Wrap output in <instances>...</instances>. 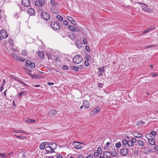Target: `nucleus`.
Wrapping results in <instances>:
<instances>
[{"mask_svg": "<svg viewBox=\"0 0 158 158\" xmlns=\"http://www.w3.org/2000/svg\"><path fill=\"white\" fill-rule=\"evenodd\" d=\"M74 147L76 149H80L82 148L81 145L79 144V143L77 142H74L73 144Z\"/></svg>", "mask_w": 158, "mask_h": 158, "instance_id": "f8f14e48", "label": "nucleus"}, {"mask_svg": "<svg viewBox=\"0 0 158 158\" xmlns=\"http://www.w3.org/2000/svg\"><path fill=\"white\" fill-rule=\"evenodd\" d=\"M9 41L10 44L11 45L10 47H12L14 45V44L13 43V40L9 38Z\"/></svg>", "mask_w": 158, "mask_h": 158, "instance_id": "37998d69", "label": "nucleus"}, {"mask_svg": "<svg viewBox=\"0 0 158 158\" xmlns=\"http://www.w3.org/2000/svg\"><path fill=\"white\" fill-rule=\"evenodd\" d=\"M150 31L149 29H148V28L147 29H146V30H145L143 32V34H146L147 33H148V32Z\"/></svg>", "mask_w": 158, "mask_h": 158, "instance_id": "bf43d9fd", "label": "nucleus"}, {"mask_svg": "<svg viewBox=\"0 0 158 158\" xmlns=\"http://www.w3.org/2000/svg\"><path fill=\"white\" fill-rule=\"evenodd\" d=\"M35 120L34 119H30L28 118L26 120V122L27 123H30L31 122H35Z\"/></svg>", "mask_w": 158, "mask_h": 158, "instance_id": "58836bf2", "label": "nucleus"}, {"mask_svg": "<svg viewBox=\"0 0 158 158\" xmlns=\"http://www.w3.org/2000/svg\"><path fill=\"white\" fill-rule=\"evenodd\" d=\"M21 54L22 56H24L25 57L27 55V51L25 50H24L22 51Z\"/></svg>", "mask_w": 158, "mask_h": 158, "instance_id": "393cba45", "label": "nucleus"}, {"mask_svg": "<svg viewBox=\"0 0 158 158\" xmlns=\"http://www.w3.org/2000/svg\"><path fill=\"white\" fill-rule=\"evenodd\" d=\"M12 131L14 132H16V133H25V132L24 131H22L21 130H13Z\"/></svg>", "mask_w": 158, "mask_h": 158, "instance_id": "473e14b6", "label": "nucleus"}, {"mask_svg": "<svg viewBox=\"0 0 158 158\" xmlns=\"http://www.w3.org/2000/svg\"><path fill=\"white\" fill-rule=\"evenodd\" d=\"M31 63V61L29 60H27L25 63V66L27 67H29Z\"/></svg>", "mask_w": 158, "mask_h": 158, "instance_id": "c756f323", "label": "nucleus"}, {"mask_svg": "<svg viewBox=\"0 0 158 158\" xmlns=\"http://www.w3.org/2000/svg\"><path fill=\"white\" fill-rule=\"evenodd\" d=\"M85 59L88 61H89L91 60V57L89 54H87L85 57Z\"/></svg>", "mask_w": 158, "mask_h": 158, "instance_id": "cd10ccee", "label": "nucleus"}, {"mask_svg": "<svg viewBox=\"0 0 158 158\" xmlns=\"http://www.w3.org/2000/svg\"><path fill=\"white\" fill-rule=\"evenodd\" d=\"M56 156L57 158H63L62 156L61 155H60L59 154H57Z\"/></svg>", "mask_w": 158, "mask_h": 158, "instance_id": "774afa93", "label": "nucleus"}, {"mask_svg": "<svg viewBox=\"0 0 158 158\" xmlns=\"http://www.w3.org/2000/svg\"><path fill=\"white\" fill-rule=\"evenodd\" d=\"M22 5L24 6L27 7L30 4V2L29 0H22Z\"/></svg>", "mask_w": 158, "mask_h": 158, "instance_id": "6e6552de", "label": "nucleus"}, {"mask_svg": "<svg viewBox=\"0 0 158 158\" xmlns=\"http://www.w3.org/2000/svg\"><path fill=\"white\" fill-rule=\"evenodd\" d=\"M38 56L39 57L43 59L44 57V53L42 51H40L38 53Z\"/></svg>", "mask_w": 158, "mask_h": 158, "instance_id": "aec40b11", "label": "nucleus"}, {"mask_svg": "<svg viewBox=\"0 0 158 158\" xmlns=\"http://www.w3.org/2000/svg\"><path fill=\"white\" fill-rule=\"evenodd\" d=\"M82 60V57L80 55H76L73 59V62L75 64L80 63Z\"/></svg>", "mask_w": 158, "mask_h": 158, "instance_id": "f257e3e1", "label": "nucleus"}, {"mask_svg": "<svg viewBox=\"0 0 158 158\" xmlns=\"http://www.w3.org/2000/svg\"><path fill=\"white\" fill-rule=\"evenodd\" d=\"M57 113V111L54 110H50L48 114L50 117L52 116L56 115Z\"/></svg>", "mask_w": 158, "mask_h": 158, "instance_id": "9b49d317", "label": "nucleus"}, {"mask_svg": "<svg viewBox=\"0 0 158 158\" xmlns=\"http://www.w3.org/2000/svg\"><path fill=\"white\" fill-rule=\"evenodd\" d=\"M83 42L85 44H87V40L86 37H84L83 38Z\"/></svg>", "mask_w": 158, "mask_h": 158, "instance_id": "c03bdc74", "label": "nucleus"}, {"mask_svg": "<svg viewBox=\"0 0 158 158\" xmlns=\"http://www.w3.org/2000/svg\"><path fill=\"white\" fill-rule=\"evenodd\" d=\"M52 146H53V149H54V150L56 148L57 145V144L56 143H53V145Z\"/></svg>", "mask_w": 158, "mask_h": 158, "instance_id": "e2e57ef3", "label": "nucleus"}, {"mask_svg": "<svg viewBox=\"0 0 158 158\" xmlns=\"http://www.w3.org/2000/svg\"><path fill=\"white\" fill-rule=\"evenodd\" d=\"M99 154L97 152H95L94 153V156L95 157H97L98 156Z\"/></svg>", "mask_w": 158, "mask_h": 158, "instance_id": "6e6d98bb", "label": "nucleus"}, {"mask_svg": "<svg viewBox=\"0 0 158 158\" xmlns=\"http://www.w3.org/2000/svg\"><path fill=\"white\" fill-rule=\"evenodd\" d=\"M14 136H15L17 137L18 138H20V139H24L25 138V137L24 136H18V135H15Z\"/></svg>", "mask_w": 158, "mask_h": 158, "instance_id": "5fc2aeb1", "label": "nucleus"}, {"mask_svg": "<svg viewBox=\"0 0 158 158\" xmlns=\"http://www.w3.org/2000/svg\"><path fill=\"white\" fill-rule=\"evenodd\" d=\"M83 105L86 108H88L89 106V102L86 100H84L83 101Z\"/></svg>", "mask_w": 158, "mask_h": 158, "instance_id": "6ab92c4d", "label": "nucleus"}, {"mask_svg": "<svg viewBox=\"0 0 158 158\" xmlns=\"http://www.w3.org/2000/svg\"><path fill=\"white\" fill-rule=\"evenodd\" d=\"M99 154H101L102 153V149L100 147H98L97 148V152Z\"/></svg>", "mask_w": 158, "mask_h": 158, "instance_id": "a19ab883", "label": "nucleus"}, {"mask_svg": "<svg viewBox=\"0 0 158 158\" xmlns=\"http://www.w3.org/2000/svg\"><path fill=\"white\" fill-rule=\"evenodd\" d=\"M45 150L49 152H54V149H53L50 146H46L45 147Z\"/></svg>", "mask_w": 158, "mask_h": 158, "instance_id": "dca6fc26", "label": "nucleus"}, {"mask_svg": "<svg viewBox=\"0 0 158 158\" xmlns=\"http://www.w3.org/2000/svg\"><path fill=\"white\" fill-rule=\"evenodd\" d=\"M145 137L147 139L148 143L151 145H154L155 144L154 140L150 135L149 133L145 135Z\"/></svg>", "mask_w": 158, "mask_h": 158, "instance_id": "f03ea898", "label": "nucleus"}, {"mask_svg": "<svg viewBox=\"0 0 158 158\" xmlns=\"http://www.w3.org/2000/svg\"><path fill=\"white\" fill-rule=\"evenodd\" d=\"M45 146L42 143L40 146V148L41 150H43L45 148Z\"/></svg>", "mask_w": 158, "mask_h": 158, "instance_id": "49530a36", "label": "nucleus"}, {"mask_svg": "<svg viewBox=\"0 0 158 158\" xmlns=\"http://www.w3.org/2000/svg\"><path fill=\"white\" fill-rule=\"evenodd\" d=\"M68 27L71 31L75 32V29L76 27H75L73 26L70 25H68Z\"/></svg>", "mask_w": 158, "mask_h": 158, "instance_id": "a878e982", "label": "nucleus"}, {"mask_svg": "<svg viewBox=\"0 0 158 158\" xmlns=\"http://www.w3.org/2000/svg\"><path fill=\"white\" fill-rule=\"evenodd\" d=\"M0 156L3 157H7V156L6 155L5 153H0Z\"/></svg>", "mask_w": 158, "mask_h": 158, "instance_id": "3c124183", "label": "nucleus"}, {"mask_svg": "<svg viewBox=\"0 0 158 158\" xmlns=\"http://www.w3.org/2000/svg\"><path fill=\"white\" fill-rule=\"evenodd\" d=\"M85 48L86 50L88 52H90V50L89 47L88 45H86L85 46Z\"/></svg>", "mask_w": 158, "mask_h": 158, "instance_id": "de8ad7c7", "label": "nucleus"}, {"mask_svg": "<svg viewBox=\"0 0 158 158\" xmlns=\"http://www.w3.org/2000/svg\"><path fill=\"white\" fill-rule=\"evenodd\" d=\"M156 27L154 26H151L150 27L148 28L150 31H153L155 29Z\"/></svg>", "mask_w": 158, "mask_h": 158, "instance_id": "a18cd8bd", "label": "nucleus"}, {"mask_svg": "<svg viewBox=\"0 0 158 158\" xmlns=\"http://www.w3.org/2000/svg\"><path fill=\"white\" fill-rule=\"evenodd\" d=\"M75 44L78 48L80 49L82 48V44L80 40H77L75 42Z\"/></svg>", "mask_w": 158, "mask_h": 158, "instance_id": "4468645a", "label": "nucleus"}, {"mask_svg": "<svg viewBox=\"0 0 158 158\" xmlns=\"http://www.w3.org/2000/svg\"><path fill=\"white\" fill-rule=\"evenodd\" d=\"M56 18L60 21H62L63 20V18L60 15H57Z\"/></svg>", "mask_w": 158, "mask_h": 158, "instance_id": "4c0bfd02", "label": "nucleus"}, {"mask_svg": "<svg viewBox=\"0 0 158 158\" xmlns=\"http://www.w3.org/2000/svg\"><path fill=\"white\" fill-rule=\"evenodd\" d=\"M85 65L86 66H88L89 65V63L88 61L85 60Z\"/></svg>", "mask_w": 158, "mask_h": 158, "instance_id": "338daca9", "label": "nucleus"}, {"mask_svg": "<svg viewBox=\"0 0 158 158\" xmlns=\"http://www.w3.org/2000/svg\"><path fill=\"white\" fill-rule=\"evenodd\" d=\"M27 73L28 74L30 75L32 77V78H36L38 77L37 75L35 74H33L32 75L31 73H29L27 72Z\"/></svg>", "mask_w": 158, "mask_h": 158, "instance_id": "7c9ffc66", "label": "nucleus"}, {"mask_svg": "<svg viewBox=\"0 0 158 158\" xmlns=\"http://www.w3.org/2000/svg\"><path fill=\"white\" fill-rule=\"evenodd\" d=\"M150 135H153V136L156 135V132L154 131H153L150 132Z\"/></svg>", "mask_w": 158, "mask_h": 158, "instance_id": "09e8293b", "label": "nucleus"}, {"mask_svg": "<svg viewBox=\"0 0 158 158\" xmlns=\"http://www.w3.org/2000/svg\"><path fill=\"white\" fill-rule=\"evenodd\" d=\"M51 3L52 5L53 6H55V0H51Z\"/></svg>", "mask_w": 158, "mask_h": 158, "instance_id": "4d7b16f0", "label": "nucleus"}, {"mask_svg": "<svg viewBox=\"0 0 158 158\" xmlns=\"http://www.w3.org/2000/svg\"><path fill=\"white\" fill-rule=\"evenodd\" d=\"M67 19L69 21H70L74 25H76L77 24V23L71 17L68 16L67 17Z\"/></svg>", "mask_w": 158, "mask_h": 158, "instance_id": "f3484780", "label": "nucleus"}, {"mask_svg": "<svg viewBox=\"0 0 158 158\" xmlns=\"http://www.w3.org/2000/svg\"><path fill=\"white\" fill-rule=\"evenodd\" d=\"M18 60L21 61H25V59L24 58H23L22 57H20L18 58Z\"/></svg>", "mask_w": 158, "mask_h": 158, "instance_id": "864d4df0", "label": "nucleus"}, {"mask_svg": "<svg viewBox=\"0 0 158 158\" xmlns=\"http://www.w3.org/2000/svg\"><path fill=\"white\" fill-rule=\"evenodd\" d=\"M83 67L84 65L83 64H81L78 65L77 67V68H78V69L79 70V69H81Z\"/></svg>", "mask_w": 158, "mask_h": 158, "instance_id": "13d9d810", "label": "nucleus"}, {"mask_svg": "<svg viewBox=\"0 0 158 158\" xmlns=\"http://www.w3.org/2000/svg\"><path fill=\"white\" fill-rule=\"evenodd\" d=\"M5 83H6L5 80V79H4L3 80V81L2 82L1 86L3 88V87L5 85Z\"/></svg>", "mask_w": 158, "mask_h": 158, "instance_id": "052dcab7", "label": "nucleus"}, {"mask_svg": "<svg viewBox=\"0 0 158 158\" xmlns=\"http://www.w3.org/2000/svg\"><path fill=\"white\" fill-rule=\"evenodd\" d=\"M45 4L44 0H37L35 2V5L37 6H43Z\"/></svg>", "mask_w": 158, "mask_h": 158, "instance_id": "39448f33", "label": "nucleus"}, {"mask_svg": "<svg viewBox=\"0 0 158 158\" xmlns=\"http://www.w3.org/2000/svg\"><path fill=\"white\" fill-rule=\"evenodd\" d=\"M137 143L138 145L140 146H143L144 145V142L141 140H137Z\"/></svg>", "mask_w": 158, "mask_h": 158, "instance_id": "412c9836", "label": "nucleus"}, {"mask_svg": "<svg viewBox=\"0 0 158 158\" xmlns=\"http://www.w3.org/2000/svg\"><path fill=\"white\" fill-rule=\"evenodd\" d=\"M35 66V64L34 62H31V63L30 65L29 66L30 68L32 69H33Z\"/></svg>", "mask_w": 158, "mask_h": 158, "instance_id": "72a5a7b5", "label": "nucleus"}, {"mask_svg": "<svg viewBox=\"0 0 158 158\" xmlns=\"http://www.w3.org/2000/svg\"><path fill=\"white\" fill-rule=\"evenodd\" d=\"M117 151H118V150L116 149H113L111 150L110 152L111 156L114 157L116 156L117 154Z\"/></svg>", "mask_w": 158, "mask_h": 158, "instance_id": "ddd939ff", "label": "nucleus"}, {"mask_svg": "<svg viewBox=\"0 0 158 158\" xmlns=\"http://www.w3.org/2000/svg\"><path fill=\"white\" fill-rule=\"evenodd\" d=\"M127 145L128 146L131 147L134 145V143H133L132 141L129 140L128 141Z\"/></svg>", "mask_w": 158, "mask_h": 158, "instance_id": "c85d7f7f", "label": "nucleus"}, {"mask_svg": "<svg viewBox=\"0 0 158 158\" xmlns=\"http://www.w3.org/2000/svg\"><path fill=\"white\" fill-rule=\"evenodd\" d=\"M63 23L64 25L65 26H67L68 24V21L66 20L64 21L63 22Z\"/></svg>", "mask_w": 158, "mask_h": 158, "instance_id": "0e129e2a", "label": "nucleus"}, {"mask_svg": "<svg viewBox=\"0 0 158 158\" xmlns=\"http://www.w3.org/2000/svg\"><path fill=\"white\" fill-rule=\"evenodd\" d=\"M115 147L116 148H120L121 146V144L120 143L118 142L115 144Z\"/></svg>", "mask_w": 158, "mask_h": 158, "instance_id": "f704fd0d", "label": "nucleus"}, {"mask_svg": "<svg viewBox=\"0 0 158 158\" xmlns=\"http://www.w3.org/2000/svg\"><path fill=\"white\" fill-rule=\"evenodd\" d=\"M0 34L3 38H7L8 36V34L6 31L4 29H2L0 31Z\"/></svg>", "mask_w": 158, "mask_h": 158, "instance_id": "423d86ee", "label": "nucleus"}, {"mask_svg": "<svg viewBox=\"0 0 158 158\" xmlns=\"http://www.w3.org/2000/svg\"><path fill=\"white\" fill-rule=\"evenodd\" d=\"M131 140V141H132V142H133V143H135V142H137L136 139L134 138H132Z\"/></svg>", "mask_w": 158, "mask_h": 158, "instance_id": "69168bd1", "label": "nucleus"}, {"mask_svg": "<svg viewBox=\"0 0 158 158\" xmlns=\"http://www.w3.org/2000/svg\"><path fill=\"white\" fill-rule=\"evenodd\" d=\"M41 16L42 18L45 20H48L50 19V16L46 12H43L41 14Z\"/></svg>", "mask_w": 158, "mask_h": 158, "instance_id": "20e7f679", "label": "nucleus"}, {"mask_svg": "<svg viewBox=\"0 0 158 158\" xmlns=\"http://www.w3.org/2000/svg\"><path fill=\"white\" fill-rule=\"evenodd\" d=\"M101 110V109L98 107H96L92 111L90 112V114L91 115H94L97 114Z\"/></svg>", "mask_w": 158, "mask_h": 158, "instance_id": "0eeeda50", "label": "nucleus"}, {"mask_svg": "<svg viewBox=\"0 0 158 158\" xmlns=\"http://www.w3.org/2000/svg\"><path fill=\"white\" fill-rule=\"evenodd\" d=\"M155 46V45H150L148 46H146L144 47L145 49L149 48L151 47H153Z\"/></svg>", "mask_w": 158, "mask_h": 158, "instance_id": "ea45409f", "label": "nucleus"}, {"mask_svg": "<svg viewBox=\"0 0 158 158\" xmlns=\"http://www.w3.org/2000/svg\"><path fill=\"white\" fill-rule=\"evenodd\" d=\"M70 68L73 70H74L75 71H77L78 70L77 67L75 66H72L70 67Z\"/></svg>", "mask_w": 158, "mask_h": 158, "instance_id": "bb28decb", "label": "nucleus"}, {"mask_svg": "<svg viewBox=\"0 0 158 158\" xmlns=\"http://www.w3.org/2000/svg\"><path fill=\"white\" fill-rule=\"evenodd\" d=\"M134 135L136 137L141 138L143 137V135L142 134L138 132H135L134 133Z\"/></svg>", "mask_w": 158, "mask_h": 158, "instance_id": "a211bd4d", "label": "nucleus"}, {"mask_svg": "<svg viewBox=\"0 0 158 158\" xmlns=\"http://www.w3.org/2000/svg\"><path fill=\"white\" fill-rule=\"evenodd\" d=\"M47 56L48 58L49 59H51L52 58V56L51 54L50 53H49L47 54Z\"/></svg>", "mask_w": 158, "mask_h": 158, "instance_id": "8fccbe9b", "label": "nucleus"}, {"mask_svg": "<svg viewBox=\"0 0 158 158\" xmlns=\"http://www.w3.org/2000/svg\"><path fill=\"white\" fill-rule=\"evenodd\" d=\"M104 66H102L101 68H98V70L99 71V72H100V73H102L103 71H104Z\"/></svg>", "mask_w": 158, "mask_h": 158, "instance_id": "79ce46f5", "label": "nucleus"}, {"mask_svg": "<svg viewBox=\"0 0 158 158\" xmlns=\"http://www.w3.org/2000/svg\"><path fill=\"white\" fill-rule=\"evenodd\" d=\"M145 123L142 121H139L137 122L136 124L137 125H143L145 124Z\"/></svg>", "mask_w": 158, "mask_h": 158, "instance_id": "2f4dec72", "label": "nucleus"}, {"mask_svg": "<svg viewBox=\"0 0 158 158\" xmlns=\"http://www.w3.org/2000/svg\"><path fill=\"white\" fill-rule=\"evenodd\" d=\"M128 150L126 148H123L120 150V152L122 155L126 156L128 153Z\"/></svg>", "mask_w": 158, "mask_h": 158, "instance_id": "9d476101", "label": "nucleus"}, {"mask_svg": "<svg viewBox=\"0 0 158 158\" xmlns=\"http://www.w3.org/2000/svg\"><path fill=\"white\" fill-rule=\"evenodd\" d=\"M11 56L15 58V59H17V56L15 55V53H12L11 54Z\"/></svg>", "mask_w": 158, "mask_h": 158, "instance_id": "680f3d73", "label": "nucleus"}, {"mask_svg": "<svg viewBox=\"0 0 158 158\" xmlns=\"http://www.w3.org/2000/svg\"><path fill=\"white\" fill-rule=\"evenodd\" d=\"M51 25L52 29L54 30H59L60 28V24L57 22H52Z\"/></svg>", "mask_w": 158, "mask_h": 158, "instance_id": "7ed1b4c3", "label": "nucleus"}, {"mask_svg": "<svg viewBox=\"0 0 158 158\" xmlns=\"http://www.w3.org/2000/svg\"><path fill=\"white\" fill-rule=\"evenodd\" d=\"M27 13L30 15H35V11L33 8H30L28 9Z\"/></svg>", "mask_w": 158, "mask_h": 158, "instance_id": "1a4fd4ad", "label": "nucleus"}, {"mask_svg": "<svg viewBox=\"0 0 158 158\" xmlns=\"http://www.w3.org/2000/svg\"><path fill=\"white\" fill-rule=\"evenodd\" d=\"M27 94V92L26 91H22L19 93V95H18V97H19L20 96H21L23 95H26Z\"/></svg>", "mask_w": 158, "mask_h": 158, "instance_id": "b1692460", "label": "nucleus"}, {"mask_svg": "<svg viewBox=\"0 0 158 158\" xmlns=\"http://www.w3.org/2000/svg\"><path fill=\"white\" fill-rule=\"evenodd\" d=\"M103 156L106 158H110L111 153L110 152L106 151L103 153Z\"/></svg>", "mask_w": 158, "mask_h": 158, "instance_id": "2eb2a0df", "label": "nucleus"}, {"mask_svg": "<svg viewBox=\"0 0 158 158\" xmlns=\"http://www.w3.org/2000/svg\"><path fill=\"white\" fill-rule=\"evenodd\" d=\"M54 60L56 62H58L59 61V58L58 56H55L54 58Z\"/></svg>", "mask_w": 158, "mask_h": 158, "instance_id": "603ef678", "label": "nucleus"}, {"mask_svg": "<svg viewBox=\"0 0 158 158\" xmlns=\"http://www.w3.org/2000/svg\"><path fill=\"white\" fill-rule=\"evenodd\" d=\"M69 37L71 40H73L75 39V35L73 33H70L68 35Z\"/></svg>", "mask_w": 158, "mask_h": 158, "instance_id": "5701e85b", "label": "nucleus"}, {"mask_svg": "<svg viewBox=\"0 0 158 158\" xmlns=\"http://www.w3.org/2000/svg\"><path fill=\"white\" fill-rule=\"evenodd\" d=\"M16 81H17L19 82L20 83H21L22 84H23L24 85H25V86H27V85L26 83H24L23 81H22L20 80L18 78L16 80Z\"/></svg>", "mask_w": 158, "mask_h": 158, "instance_id": "e433bc0d", "label": "nucleus"}, {"mask_svg": "<svg viewBox=\"0 0 158 158\" xmlns=\"http://www.w3.org/2000/svg\"><path fill=\"white\" fill-rule=\"evenodd\" d=\"M143 5L141 6V7L142 9L147 11L149 12V10H150L149 9L147 5L145 4H143Z\"/></svg>", "mask_w": 158, "mask_h": 158, "instance_id": "4be33fe9", "label": "nucleus"}, {"mask_svg": "<svg viewBox=\"0 0 158 158\" xmlns=\"http://www.w3.org/2000/svg\"><path fill=\"white\" fill-rule=\"evenodd\" d=\"M122 143L123 145H127L128 141L125 139H123L122 140Z\"/></svg>", "mask_w": 158, "mask_h": 158, "instance_id": "c9c22d12", "label": "nucleus"}]
</instances>
